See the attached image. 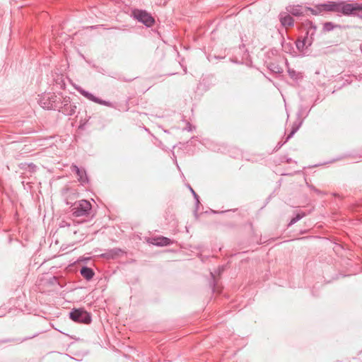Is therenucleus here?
<instances>
[{"label":"nucleus","instance_id":"6","mask_svg":"<svg viewBox=\"0 0 362 362\" xmlns=\"http://www.w3.org/2000/svg\"><path fill=\"white\" fill-rule=\"evenodd\" d=\"M76 90L83 97H85L86 98H87L88 100H89L92 102H94L95 103H98V104H100L102 105L107 106L110 107H114V105L111 102L100 99V98L93 95L92 93H89L88 91L83 89L81 87L76 88Z\"/></svg>","mask_w":362,"mask_h":362},{"label":"nucleus","instance_id":"27","mask_svg":"<svg viewBox=\"0 0 362 362\" xmlns=\"http://www.w3.org/2000/svg\"><path fill=\"white\" fill-rule=\"evenodd\" d=\"M282 145H283V144H278V148H280Z\"/></svg>","mask_w":362,"mask_h":362},{"label":"nucleus","instance_id":"18","mask_svg":"<svg viewBox=\"0 0 362 362\" xmlns=\"http://www.w3.org/2000/svg\"><path fill=\"white\" fill-rule=\"evenodd\" d=\"M287 72L289 75V76L295 81H297L299 78H301L303 77L302 74L300 72H297L293 69L288 68L287 70Z\"/></svg>","mask_w":362,"mask_h":362},{"label":"nucleus","instance_id":"3","mask_svg":"<svg viewBox=\"0 0 362 362\" xmlns=\"http://www.w3.org/2000/svg\"><path fill=\"white\" fill-rule=\"evenodd\" d=\"M91 204L90 202L82 199L75 204L72 208V214L75 217L88 216L91 211Z\"/></svg>","mask_w":362,"mask_h":362},{"label":"nucleus","instance_id":"14","mask_svg":"<svg viewBox=\"0 0 362 362\" xmlns=\"http://www.w3.org/2000/svg\"><path fill=\"white\" fill-rule=\"evenodd\" d=\"M80 273L81 276L87 281L92 279L95 274L94 271L91 268L86 266L82 267Z\"/></svg>","mask_w":362,"mask_h":362},{"label":"nucleus","instance_id":"19","mask_svg":"<svg viewBox=\"0 0 362 362\" xmlns=\"http://www.w3.org/2000/svg\"><path fill=\"white\" fill-rule=\"evenodd\" d=\"M122 252V250L119 248H114L112 250H109L104 255L106 256L107 258H115L119 256Z\"/></svg>","mask_w":362,"mask_h":362},{"label":"nucleus","instance_id":"20","mask_svg":"<svg viewBox=\"0 0 362 362\" xmlns=\"http://www.w3.org/2000/svg\"><path fill=\"white\" fill-rule=\"evenodd\" d=\"M340 25L337 24H334L332 22H326L323 25V31L324 32H329L333 30L336 28H339Z\"/></svg>","mask_w":362,"mask_h":362},{"label":"nucleus","instance_id":"10","mask_svg":"<svg viewBox=\"0 0 362 362\" xmlns=\"http://www.w3.org/2000/svg\"><path fill=\"white\" fill-rule=\"evenodd\" d=\"M279 20L281 25L286 28L288 27H292L294 25L293 18L286 11L285 12L282 11L279 14Z\"/></svg>","mask_w":362,"mask_h":362},{"label":"nucleus","instance_id":"16","mask_svg":"<svg viewBox=\"0 0 362 362\" xmlns=\"http://www.w3.org/2000/svg\"><path fill=\"white\" fill-rule=\"evenodd\" d=\"M309 27L306 31V35L304 37H312V43L314 40V36L317 30V26L314 25L311 21H308Z\"/></svg>","mask_w":362,"mask_h":362},{"label":"nucleus","instance_id":"2","mask_svg":"<svg viewBox=\"0 0 362 362\" xmlns=\"http://www.w3.org/2000/svg\"><path fill=\"white\" fill-rule=\"evenodd\" d=\"M341 13L346 16H357L362 19V4L347 3L342 1Z\"/></svg>","mask_w":362,"mask_h":362},{"label":"nucleus","instance_id":"24","mask_svg":"<svg viewBox=\"0 0 362 362\" xmlns=\"http://www.w3.org/2000/svg\"><path fill=\"white\" fill-rule=\"evenodd\" d=\"M71 103V98L68 96L64 97L62 99L60 98V106H66Z\"/></svg>","mask_w":362,"mask_h":362},{"label":"nucleus","instance_id":"23","mask_svg":"<svg viewBox=\"0 0 362 362\" xmlns=\"http://www.w3.org/2000/svg\"><path fill=\"white\" fill-rule=\"evenodd\" d=\"M189 190L192 192L194 199L196 200V210L194 211L196 214L198 210L199 205L200 204L199 200V196L190 186H189Z\"/></svg>","mask_w":362,"mask_h":362},{"label":"nucleus","instance_id":"7","mask_svg":"<svg viewBox=\"0 0 362 362\" xmlns=\"http://www.w3.org/2000/svg\"><path fill=\"white\" fill-rule=\"evenodd\" d=\"M323 12H334L340 13L341 8L342 7V1H327L322 4Z\"/></svg>","mask_w":362,"mask_h":362},{"label":"nucleus","instance_id":"17","mask_svg":"<svg viewBox=\"0 0 362 362\" xmlns=\"http://www.w3.org/2000/svg\"><path fill=\"white\" fill-rule=\"evenodd\" d=\"M308 11H310L314 16L320 15L324 13L322 4H316L313 8L307 7V12Z\"/></svg>","mask_w":362,"mask_h":362},{"label":"nucleus","instance_id":"5","mask_svg":"<svg viewBox=\"0 0 362 362\" xmlns=\"http://www.w3.org/2000/svg\"><path fill=\"white\" fill-rule=\"evenodd\" d=\"M133 16L135 19L147 27L152 26L155 23L154 18L151 15L144 10L136 9L133 11Z\"/></svg>","mask_w":362,"mask_h":362},{"label":"nucleus","instance_id":"26","mask_svg":"<svg viewBox=\"0 0 362 362\" xmlns=\"http://www.w3.org/2000/svg\"><path fill=\"white\" fill-rule=\"evenodd\" d=\"M313 190H314L315 192H316L317 194H321V192H320L319 189H316V188H315V187H313Z\"/></svg>","mask_w":362,"mask_h":362},{"label":"nucleus","instance_id":"1","mask_svg":"<svg viewBox=\"0 0 362 362\" xmlns=\"http://www.w3.org/2000/svg\"><path fill=\"white\" fill-rule=\"evenodd\" d=\"M60 98L54 94H44L40 96L38 103L44 109L57 110L59 107Z\"/></svg>","mask_w":362,"mask_h":362},{"label":"nucleus","instance_id":"12","mask_svg":"<svg viewBox=\"0 0 362 362\" xmlns=\"http://www.w3.org/2000/svg\"><path fill=\"white\" fill-rule=\"evenodd\" d=\"M57 110L59 112H62L65 115L71 116L76 112V105L73 103H70L66 106L59 105V107H58Z\"/></svg>","mask_w":362,"mask_h":362},{"label":"nucleus","instance_id":"8","mask_svg":"<svg viewBox=\"0 0 362 362\" xmlns=\"http://www.w3.org/2000/svg\"><path fill=\"white\" fill-rule=\"evenodd\" d=\"M71 171L75 173L78 176V180L82 185H85L89 182V180L84 168H80L76 165H72Z\"/></svg>","mask_w":362,"mask_h":362},{"label":"nucleus","instance_id":"21","mask_svg":"<svg viewBox=\"0 0 362 362\" xmlns=\"http://www.w3.org/2000/svg\"><path fill=\"white\" fill-rule=\"evenodd\" d=\"M305 216L304 213L302 214H297L294 217L291 218L288 223V226H292L293 224L296 223L298 221H300L303 216Z\"/></svg>","mask_w":362,"mask_h":362},{"label":"nucleus","instance_id":"22","mask_svg":"<svg viewBox=\"0 0 362 362\" xmlns=\"http://www.w3.org/2000/svg\"><path fill=\"white\" fill-rule=\"evenodd\" d=\"M300 124L301 123H300L298 125H297L296 127L293 126L292 127L291 132L289 133V134L286 138L284 143L287 142L291 138L293 137V136L295 134V133L298 130Z\"/></svg>","mask_w":362,"mask_h":362},{"label":"nucleus","instance_id":"13","mask_svg":"<svg viewBox=\"0 0 362 362\" xmlns=\"http://www.w3.org/2000/svg\"><path fill=\"white\" fill-rule=\"evenodd\" d=\"M296 45L299 51H303L305 47L307 48L312 45V37H303V40H298Z\"/></svg>","mask_w":362,"mask_h":362},{"label":"nucleus","instance_id":"11","mask_svg":"<svg viewBox=\"0 0 362 362\" xmlns=\"http://www.w3.org/2000/svg\"><path fill=\"white\" fill-rule=\"evenodd\" d=\"M39 334H40V333H35V334H34L32 336L26 337H24L23 339H21V338H17V339H15V338H6V339H0V344H6V343H11V342H16V343H18V344L23 343L24 341H28L29 339H33V338L37 337Z\"/></svg>","mask_w":362,"mask_h":362},{"label":"nucleus","instance_id":"25","mask_svg":"<svg viewBox=\"0 0 362 362\" xmlns=\"http://www.w3.org/2000/svg\"><path fill=\"white\" fill-rule=\"evenodd\" d=\"M29 167L33 170H34V169L36 168L35 165H34L33 163H30L29 165Z\"/></svg>","mask_w":362,"mask_h":362},{"label":"nucleus","instance_id":"4","mask_svg":"<svg viewBox=\"0 0 362 362\" xmlns=\"http://www.w3.org/2000/svg\"><path fill=\"white\" fill-rule=\"evenodd\" d=\"M71 320L78 323L88 325L91 322V315L83 308L74 309L69 313Z\"/></svg>","mask_w":362,"mask_h":362},{"label":"nucleus","instance_id":"9","mask_svg":"<svg viewBox=\"0 0 362 362\" xmlns=\"http://www.w3.org/2000/svg\"><path fill=\"white\" fill-rule=\"evenodd\" d=\"M286 11L291 15L300 17L304 16L307 12V6L301 5H288L286 7Z\"/></svg>","mask_w":362,"mask_h":362},{"label":"nucleus","instance_id":"15","mask_svg":"<svg viewBox=\"0 0 362 362\" xmlns=\"http://www.w3.org/2000/svg\"><path fill=\"white\" fill-rule=\"evenodd\" d=\"M173 241L166 237L160 236L154 238L153 244L157 246H168L170 245Z\"/></svg>","mask_w":362,"mask_h":362}]
</instances>
